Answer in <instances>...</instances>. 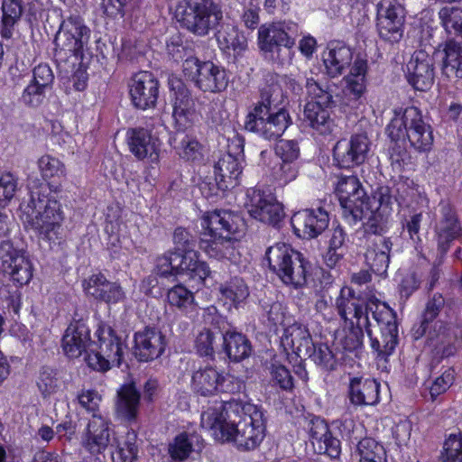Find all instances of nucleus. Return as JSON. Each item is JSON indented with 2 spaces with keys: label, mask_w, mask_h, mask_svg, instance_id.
Returning <instances> with one entry per match:
<instances>
[{
  "label": "nucleus",
  "mask_w": 462,
  "mask_h": 462,
  "mask_svg": "<svg viewBox=\"0 0 462 462\" xmlns=\"http://www.w3.org/2000/svg\"><path fill=\"white\" fill-rule=\"evenodd\" d=\"M201 236L240 238L245 232L242 217L229 210L215 209L205 212L200 218Z\"/></svg>",
  "instance_id": "obj_19"
},
{
  "label": "nucleus",
  "mask_w": 462,
  "mask_h": 462,
  "mask_svg": "<svg viewBox=\"0 0 462 462\" xmlns=\"http://www.w3.org/2000/svg\"><path fill=\"white\" fill-rule=\"evenodd\" d=\"M443 462H462V433L450 434L445 440Z\"/></svg>",
  "instance_id": "obj_56"
},
{
  "label": "nucleus",
  "mask_w": 462,
  "mask_h": 462,
  "mask_svg": "<svg viewBox=\"0 0 462 462\" xmlns=\"http://www.w3.org/2000/svg\"><path fill=\"white\" fill-rule=\"evenodd\" d=\"M20 211L24 226L34 230L42 239L55 242L61 238L65 216L55 198L32 192L29 200L20 205Z\"/></svg>",
  "instance_id": "obj_5"
},
{
  "label": "nucleus",
  "mask_w": 462,
  "mask_h": 462,
  "mask_svg": "<svg viewBox=\"0 0 462 462\" xmlns=\"http://www.w3.org/2000/svg\"><path fill=\"white\" fill-rule=\"evenodd\" d=\"M245 207L252 217L268 224H277L284 215L282 205L276 197L259 189L247 190Z\"/></svg>",
  "instance_id": "obj_22"
},
{
  "label": "nucleus",
  "mask_w": 462,
  "mask_h": 462,
  "mask_svg": "<svg viewBox=\"0 0 462 462\" xmlns=\"http://www.w3.org/2000/svg\"><path fill=\"white\" fill-rule=\"evenodd\" d=\"M172 117L179 132L191 128L199 120L189 90L180 80L171 81Z\"/></svg>",
  "instance_id": "obj_25"
},
{
  "label": "nucleus",
  "mask_w": 462,
  "mask_h": 462,
  "mask_svg": "<svg viewBox=\"0 0 462 462\" xmlns=\"http://www.w3.org/2000/svg\"><path fill=\"white\" fill-rule=\"evenodd\" d=\"M295 235L303 239L318 237L328 226L329 217L321 208L295 212L291 219Z\"/></svg>",
  "instance_id": "obj_28"
},
{
  "label": "nucleus",
  "mask_w": 462,
  "mask_h": 462,
  "mask_svg": "<svg viewBox=\"0 0 462 462\" xmlns=\"http://www.w3.org/2000/svg\"><path fill=\"white\" fill-rule=\"evenodd\" d=\"M376 10V26L380 37L390 42H399L403 35V6L396 0H381Z\"/></svg>",
  "instance_id": "obj_20"
},
{
  "label": "nucleus",
  "mask_w": 462,
  "mask_h": 462,
  "mask_svg": "<svg viewBox=\"0 0 462 462\" xmlns=\"http://www.w3.org/2000/svg\"><path fill=\"white\" fill-rule=\"evenodd\" d=\"M273 381L283 390H291L293 387L292 377L290 371L282 365L273 363L271 367Z\"/></svg>",
  "instance_id": "obj_64"
},
{
  "label": "nucleus",
  "mask_w": 462,
  "mask_h": 462,
  "mask_svg": "<svg viewBox=\"0 0 462 462\" xmlns=\"http://www.w3.org/2000/svg\"><path fill=\"white\" fill-rule=\"evenodd\" d=\"M132 105L141 110L153 108L159 97V82L149 71L135 73L128 83Z\"/></svg>",
  "instance_id": "obj_26"
},
{
  "label": "nucleus",
  "mask_w": 462,
  "mask_h": 462,
  "mask_svg": "<svg viewBox=\"0 0 462 462\" xmlns=\"http://www.w3.org/2000/svg\"><path fill=\"white\" fill-rule=\"evenodd\" d=\"M77 399L79 405L88 412L97 414L102 396L97 390L82 389L78 393Z\"/></svg>",
  "instance_id": "obj_60"
},
{
  "label": "nucleus",
  "mask_w": 462,
  "mask_h": 462,
  "mask_svg": "<svg viewBox=\"0 0 462 462\" xmlns=\"http://www.w3.org/2000/svg\"><path fill=\"white\" fill-rule=\"evenodd\" d=\"M392 245L389 238L379 237L374 246L368 249L365 258L374 273L383 274L386 272L390 263Z\"/></svg>",
  "instance_id": "obj_45"
},
{
  "label": "nucleus",
  "mask_w": 462,
  "mask_h": 462,
  "mask_svg": "<svg viewBox=\"0 0 462 462\" xmlns=\"http://www.w3.org/2000/svg\"><path fill=\"white\" fill-rule=\"evenodd\" d=\"M217 41L220 50L235 60L242 56L247 50V40L239 30L233 25L223 26L217 34Z\"/></svg>",
  "instance_id": "obj_38"
},
{
  "label": "nucleus",
  "mask_w": 462,
  "mask_h": 462,
  "mask_svg": "<svg viewBox=\"0 0 462 462\" xmlns=\"http://www.w3.org/2000/svg\"><path fill=\"white\" fill-rule=\"evenodd\" d=\"M270 269L286 285L300 288L309 275L310 263L290 245L277 243L265 253Z\"/></svg>",
  "instance_id": "obj_9"
},
{
  "label": "nucleus",
  "mask_w": 462,
  "mask_h": 462,
  "mask_svg": "<svg viewBox=\"0 0 462 462\" xmlns=\"http://www.w3.org/2000/svg\"><path fill=\"white\" fill-rule=\"evenodd\" d=\"M312 444L318 445L319 453H324L330 457H337L340 454V443L333 438L328 431L327 424L323 420L312 421L310 428Z\"/></svg>",
  "instance_id": "obj_41"
},
{
  "label": "nucleus",
  "mask_w": 462,
  "mask_h": 462,
  "mask_svg": "<svg viewBox=\"0 0 462 462\" xmlns=\"http://www.w3.org/2000/svg\"><path fill=\"white\" fill-rule=\"evenodd\" d=\"M245 12L242 20L249 29H254L259 23L260 0H243Z\"/></svg>",
  "instance_id": "obj_63"
},
{
  "label": "nucleus",
  "mask_w": 462,
  "mask_h": 462,
  "mask_svg": "<svg viewBox=\"0 0 462 462\" xmlns=\"http://www.w3.org/2000/svg\"><path fill=\"white\" fill-rule=\"evenodd\" d=\"M168 304L184 316L192 319L198 315L199 304L195 293L183 283H178L168 290Z\"/></svg>",
  "instance_id": "obj_37"
},
{
  "label": "nucleus",
  "mask_w": 462,
  "mask_h": 462,
  "mask_svg": "<svg viewBox=\"0 0 462 462\" xmlns=\"http://www.w3.org/2000/svg\"><path fill=\"white\" fill-rule=\"evenodd\" d=\"M359 462H386V453L383 445L373 439L366 438L357 446Z\"/></svg>",
  "instance_id": "obj_53"
},
{
  "label": "nucleus",
  "mask_w": 462,
  "mask_h": 462,
  "mask_svg": "<svg viewBox=\"0 0 462 462\" xmlns=\"http://www.w3.org/2000/svg\"><path fill=\"white\" fill-rule=\"evenodd\" d=\"M442 60V72L448 78L462 79V45L454 41H448L442 51L438 52Z\"/></svg>",
  "instance_id": "obj_44"
},
{
  "label": "nucleus",
  "mask_w": 462,
  "mask_h": 462,
  "mask_svg": "<svg viewBox=\"0 0 462 462\" xmlns=\"http://www.w3.org/2000/svg\"><path fill=\"white\" fill-rule=\"evenodd\" d=\"M456 338L457 334L454 328L441 320L435 321L433 331H430L429 336L430 345L441 357L449 356L455 353Z\"/></svg>",
  "instance_id": "obj_39"
},
{
  "label": "nucleus",
  "mask_w": 462,
  "mask_h": 462,
  "mask_svg": "<svg viewBox=\"0 0 462 462\" xmlns=\"http://www.w3.org/2000/svg\"><path fill=\"white\" fill-rule=\"evenodd\" d=\"M285 351H291L300 358L311 356L314 353L313 341L308 328L299 323H290L281 337Z\"/></svg>",
  "instance_id": "obj_32"
},
{
  "label": "nucleus",
  "mask_w": 462,
  "mask_h": 462,
  "mask_svg": "<svg viewBox=\"0 0 462 462\" xmlns=\"http://www.w3.org/2000/svg\"><path fill=\"white\" fill-rule=\"evenodd\" d=\"M218 300L227 310L238 308L249 296V290L244 280L235 276L221 282L218 287Z\"/></svg>",
  "instance_id": "obj_40"
},
{
  "label": "nucleus",
  "mask_w": 462,
  "mask_h": 462,
  "mask_svg": "<svg viewBox=\"0 0 462 462\" xmlns=\"http://www.w3.org/2000/svg\"><path fill=\"white\" fill-rule=\"evenodd\" d=\"M172 147L177 154L186 161H196L202 157V145L193 135L177 134Z\"/></svg>",
  "instance_id": "obj_48"
},
{
  "label": "nucleus",
  "mask_w": 462,
  "mask_h": 462,
  "mask_svg": "<svg viewBox=\"0 0 462 462\" xmlns=\"http://www.w3.org/2000/svg\"><path fill=\"white\" fill-rule=\"evenodd\" d=\"M200 425L220 442H234L237 447L253 449L264 438L263 413L255 404L231 399L214 402L201 413Z\"/></svg>",
  "instance_id": "obj_2"
},
{
  "label": "nucleus",
  "mask_w": 462,
  "mask_h": 462,
  "mask_svg": "<svg viewBox=\"0 0 462 462\" xmlns=\"http://www.w3.org/2000/svg\"><path fill=\"white\" fill-rule=\"evenodd\" d=\"M336 309L344 323V328L334 336L337 352L357 351L363 341V329L370 337L371 347L376 358L386 361L397 345L398 328L394 311L374 297L365 303L348 288L341 289L336 300Z\"/></svg>",
  "instance_id": "obj_1"
},
{
  "label": "nucleus",
  "mask_w": 462,
  "mask_h": 462,
  "mask_svg": "<svg viewBox=\"0 0 462 462\" xmlns=\"http://www.w3.org/2000/svg\"><path fill=\"white\" fill-rule=\"evenodd\" d=\"M236 237H211L201 236L200 249L210 258L232 259L235 255Z\"/></svg>",
  "instance_id": "obj_42"
},
{
  "label": "nucleus",
  "mask_w": 462,
  "mask_h": 462,
  "mask_svg": "<svg viewBox=\"0 0 462 462\" xmlns=\"http://www.w3.org/2000/svg\"><path fill=\"white\" fill-rule=\"evenodd\" d=\"M38 167L43 179L60 178L66 174L64 163L49 154L38 160Z\"/></svg>",
  "instance_id": "obj_55"
},
{
  "label": "nucleus",
  "mask_w": 462,
  "mask_h": 462,
  "mask_svg": "<svg viewBox=\"0 0 462 462\" xmlns=\"http://www.w3.org/2000/svg\"><path fill=\"white\" fill-rule=\"evenodd\" d=\"M85 293L107 304H116L125 298V292L116 282H110L101 273H93L82 282Z\"/></svg>",
  "instance_id": "obj_30"
},
{
  "label": "nucleus",
  "mask_w": 462,
  "mask_h": 462,
  "mask_svg": "<svg viewBox=\"0 0 462 462\" xmlns=\"http://www.w3.org/2000/svg\"><path fill=\"white\" fill-rule=\"evenodd\" d=\"M440 220L436 226L439 249L444 253L448 250L449 243L457 238L461 227L452 207L448 202H440Z\"/></svg>",
  "instance_id": "obj_34"
},
{
  "label": "nucleus",
  "mask_w": 462,
  "mask_h": 462,
  "mask_svg": "<svg viewBox=\"0 0 462 462\" xmlns=\"http://www.w3.org/2000/svg\"><path fill=\"white\" fill-rule=\"evenodd\" d=\"M110 446L115 449L112 452L114 462H134L137 457L136 434L127 431L123 436L113 437Z\"/></svg>",
  "instance_id": "obj_46"
},
{
  "label": "nucleus",
  "mask_w": 462,
  "mask_h": 462,
  "mask_svg": "<svg viewBox=\"0 0 462 462\" xmlns=\"http://www.w3.org/2000/svg\"><path fill=\"white\" fill-rule=\"evenodd\" d=\"M394 199L400 207H410L419 197L420 187L410 178L400 176L394 181Z\"/></svg>",
  "instance_id": "obj_49"
},
{
  "label": "nucleus",
  "mask_w": 462,
  "mask_h": 462,
  "mask_svg": "<svg viewBox=\"0 0 462 462\" xmlns=\"http://www.w3.org/2000/svg\"><path fill=\"white\" fill-rule=\"evenodd\" d=\"M184 77L202 92L220 93L228 85L226 69L211 60H200L195 56L187 57L182 63Z\"/></svg>",
  "instance_id": "obj_13"
},
{
  "label": "nucleus",
  "mask_w": 462,
  "mask_h": 462,
  "mask_svg": "<svg viewBox=\"0 0 462 462\" xmlns=\"http://www.w3.org/2000/svg\"><path fill=\"white\" fill-rule=\"evenodd\" d=\"M336 193L343 208V215L349 224H356L365 218L368 206L365 204V191L355 175L339 176Z\"/></svg>",
  "instance_id": "obj_17"
},
{
  "label": "nucleus",
  "mask_w": 462,
  "mask_h": 462,
  "mask_svg": "<svg viewBox=\"0 0 462 462\" xmlns=\"http://www.w3.org/2000/svg\"><path fill=\"white\" fill-rule=\"evenodd\" d=\"M268 325L275 329L279 327L284 328L292 321V319L286 312V309L281 302H273L266 312Z\"/></svg>",
  "instance_id": "obj_59"
},
{
  "label": "nucleus",
  "mask_w": 462,
  "mask_h": 462,
  "mask_svg": "<svg viewBox=\"0 0 462 462\" xmlns=\"http://www.w3.org/2000/svg\"><path fill=\"white\" fill-rule=\"evenodd\" d=\"M455 371L452 368H448L443 372V374L437 377L430 389L431 399L434 400L439 394L445 393L454 383Z\"/></svg>",
  "instance_id": "obj_61"
},
{
  "label": "nucleus",
  "mask_w": 462,
  "mask_h": 462,
  "mask_svg": "<svg viewBox=\"0 0 462 462\" xmlns=\"http://www.w3.org/2000/svg\"><path fill=\"white\" fill-rule=\"evenodd\" d=\"M134 353L143 362L159 357L165 349V337L156 328H145L135 332L134 337Z\"/></svg>",
  "instance_id": "obj_31"
},
{
  "label": "nucleus",
  "mask_w": 462,
  "mask_h": 462,
  "mask_svg": "<svg viewBox=\"0 0 462 462\" xmlns=\"http://www.w3.org/2000/svg\"><path fill=\"white\" fill-rule=\"evenodd\" d=\"M379 387L374 379L353 377L349 383L351 402L356 405L376 404L379 402Z\"/></svg>",
  "instance_id": "obj_36"
},
{
  "label": "nucleus",
  "mask_w": 462,
  "mask_h": 462,
  "mask_svg": "<svg viewBox=\"0 0 462 462\" xmlns=\"http://www.w3.org/2000/svg\"><path fill=\"white\" fill-rule=\"evenodd\" d=\"M61 347L70 359L84 355V360L93 370L106 372L119 366L126 350V345L107 324L101 323L90 337V329L83 319L72 320L62 337Z\"/></svg>",
  "instance_id": "obj_3"
},
{
  "label": "nucleus",
  "mask_w": 462,
  "mask_h": 462,
  "mask_svg": "<svg viewBox=\"0 0 462 462\" xmlns=\"http://www.w3.org/2000/svg\"><path fill=\"white\" fill-rule=\"evenodd\" d=\"M130 152L139 161L157 164L160 161L162 141L157 132L146 127L131 128L126 133Z\"/></svg>",
  "instance_id": "obj_21"
},
{
  "label": "nucleus",
  "mask_w": 462,
  "mask_h": 462,
  "mask_svg": "<svg viewBox=\"0 0 462 462\" xmlns=\"http://www.w3.org/2000/svg\"><path fill=\"white\" fill-rule=\"evenodd\" d=\"M111 421L101 414H93L82 432L81 445L91 455L102 454L113 439Z\"/></svg>",
  "instance_id": "obj_24"
},
{
  "label": "nucleus",
  "mask_w": 462,
  "mask_h": 462,
  "mask_svg": "<svg viewBox=\"0 0 462 462\" xmlns=\"http://www.w3.org/2000/svg\"><path fill=\"white\" fill-rule=\"evenodd\" d=\"M394 186H379L371 198L365 197L368 206L365 212L364 226L367 233L381 235L390 227L394 199Z\"/></svg>",
  "instance_id": "obj_15"
},
{
  "label": "nucleus",
  "mask_w": 462,
  "mask_h": 462,
  "mask_svg": "<svg viewBox=\"0 0 462 462\" xmlns=\"http://www.w3.org/2000/svg\"><path fill=\"white\" fill-rule=\"evenodd\" d=\"M90 38V29L85 24L82 18L70 15L60 23L56 34L55 56L63 60L67 57L82 59L85 47Z\"/></svg>",
  "instance_id": "obj_14"
},
{
  "label": "nucleus",
  "mask_w": 462,
  "mask_h": 462,
  "mask_svg": "<svg viewBox=\"0 0 462 462\" xmlns=\"http://www.w3.org/2000/svg\"><path fill=\"white\" fill-rule=\"evenodd\" d=\"M298 25L293 22L263 24L258 30V44L262 51H272L274 47L291 49L295 44Z\"/></svg>",
  "instance_id": "obj_27"
},
{
  "label": "nucleus",
  "mask_w": 462,
  "mask_h": 462,
  "mask_svg": "<svg viewBox=\"0 0 462 462\" xmlns=\"http://www.w3.org/2000/svg\"><path fill=\"white\" fill-rule=\"evenodd\" d=\"M141 395L134 383L121 385L116 392V413L124 420L134 422L137 420Z\"/></svg>",
  "instance_id": "obj_33"
},
{
  "label": "nucleus",
  "mask_w": 462,
  "mask_h": 462,
  "mask_svg": "<svg viewBox=\"0 0 462 462\" xmlns=\"http://www.w3.org/2000/svg\"><path fill=\"white\" fill-rule=\"evenodd\" d=\"M19 189L18 177L11 171H0V203L5 207Z\"/></svg>",
  "instance_id": "obj_54"
},
{
  "label": "nucleus",
  "mask_w": 462,
  "mask_h": 462,
  "mask_svg": "<svg viewBox=\"0 0 462 462\" xmlns=\"http://www.w3.org/2000/svg\"><path fill=\"white\" fill-rule=\"evenodd\" d=\"M387 133L393 141L408 139L411 146L419 152H429L433 144L430 125L424 122L421 112L412 106L394 111Z\"/></svg>",
  "instance_id": "obj_7"
},
{
  "label": "nucleus",
  "mask_w": 462,
  "mask_h": 462,
  "mask_svg": "<svg viewBox=\"0 0 462 462\" xmlns=\"http://www.w3.org/2000/svg\"><path fill=\"white\" fill-rule=\"evenodd\" d=\"M0 273L14 284H28L33 276V266L29 255L15 247L10 241L0 244Z\"/></svg>",
  "instance_id": "obj_18"
},
{
  "label": "nucleus",
  "mask_w": 462,
  "mask_h": 462,
  "mask_svg": "<svg viewBox=\"0 0 462 462\" xmlns=\"http://www.w3.org/2000/svg\"><path fill=\"white\" fill-rule=\"evenodd\" d=\"M298 173L297 163L279 162L271 168L270 180L275 187L283 188L295 180Z\"/></svg>",
  "instance_id": "obj_51"
},
{
  "label": "nucleus",
  "mask_w": 462,
  "mask_h": 462,
  "mask_svg": "<svg viewBox=\"0 0 462 462\" xmlns=\"http://www.w3.org/2000/svg\"><path fill=\"white\" fill-rule=\"evenodd\" d=\"M216 336L208 328L202 329L196 337L195 346L200 356H212Z\"/></svg>",
  "instance_id": "obj_62"
},
{
  "label": "nucleus",
  "mask_w": 462,
  "mask_h": 462,
  "mask_svg": "<svg viewBox=\"0 0 462 462\" xmlns=\"http://www.w3.org/2000/svg\"><path fill=\"white\" fill-rule=\"evenodd\" d=\"M174 17L182 27L205 36L221 21V8L213 0H180L175 6Z\"/></svg>",
  "instance_id": "obj_10"
},
{
  "label": "nucleus",
  "mask_w": 462,
  "mask_h": 462,
  "mask_svg": "<svg viewBox=\"0 0 462 462\" xmlns=\"http://www.w3.org/2000/svg\"><path fill=\"white\" fill-rule=\"evenodd\" d=\"M306 88L310 100L304 108V122L310 127L313 134H333L337 125L329 111L332 95L313 79H307Z\"/></svg>",
  "instance_id": "obj_11"
},
{
  "label": "nucleus",
  "mask_w": 462,
  "mask_h": 462,
  "mask_svg": "<svg viewBox=\"0 0 462 462\" xmlns=\"http://www.w3.org/2000/svg\"><path fill=\"white\" fill-rule=\"evenodd\" d=\"M227 152L223 154L214 166L215 185L219 190L234 188L238 183L242 173L244 162V140L236 133L227 139ZM205 185L200 186L201 192L209 197L216 194L214 188H209V192L205 193Z\"/></svg>",
  "instance_id": "obj_12"
},
{
  "label": "nucleus",
  "mask_w": 462,
  "mask_h": 462,
  "mask_svg": "<svg viewBox=\"0 0 462 462\" xmlns=\"http://www.w3.org/2000/svg\"><path fill=\"white\" fill-rule=\"evenodd\" d=\"M372 143L365 133L354 134L349 139L339 140L333 149V157L340 168H353L368 158Z\"/></svg>",
  "instance_id": "obj_23"
},
{
  "label": "nucleus",
  "mask_w": 462,
  "mask_h": 462,
  "mask_svg": "<svg viewBox=\"0 0 462 462\" xmlns=\"http://www.w3.org/2000/svg\"><path fill=\"white\" fill-rule=\"evenodd\" d=\"M191 388L201 396H212L219 393H238L244 388V383L234 375L206 365L194 372Z\"/></svg>",
  "instance_id": "obj_16"
},
{
  "label": "nucleus",
  "mask_w": 462,
  "mask_h": 462,
  "mask_svg": "<svg viewBox=\"0 0 462 462\" xmlns=\"http://www.w3.org/2000/svg\"><path fill=\"white\" fill-rule=\"evenodd\" d=\"M23 0H2L1 1V37L6 40L14 36L15 27L20 22L23 13Z\"/></svg>",
  "instance_id": "obj_43"
},
{
  "label": "nucleus",
  "mask_w": 462,
  "mask_h": 462,
  "mask_svg": "<svg viewBox=\"0 0 462 462\" xmlns=\"http://www.w3.org/2000/svg\"><path fill=\"white\" fill-rule=\"evenodd\" d=\"M37 388L43 399L55 396L60 391L61 383L57 372L50 367H42L36 380Z\"/></svg>",
  "instance_id": "obj_50"
},
{
  "label": "nucleus",
  "mask_w": 462,
  "mask_h": 462,
  "mask_svg": "<svg viewBox=\"0 0 462 462\" xmlns=\"http://www.w3.org/2000/svg\"><path fill=\"white\" fill-rule=\"evenodd\" d=\"M204 448L203 439L197 433L180 432L169 443L168 451L175 461H185Z\"/></svg>",
  "instance_id": "obj_35"
},
{
  "label": "nucleus",
  "mask_w": 462,
  "mask_h": 462,
  "mask_svg": "<svg viewBox=\"0 0 462 462\" xmlns=\"http://www.w3.org/2000/svg\"><path fill=\"white\" fill-rule=\"evenodd\" d=\"M324 72L329 78H343L346 105L358 107L367 88L368 62L361 55L354 57L351 48L341 42H330L321 54Z\"/></svg>",
  "instance_id": "obj_4"
},
{
  "label": "nucleus",
  "mask_w": 462,
  "mask_h": 462,
  "mask_svg": "<svg viewBox=\"0 0 462 462\" xmlns=\"http://www.w3.org/2000/svg\"><path fill=\"white\" fill-rule=\"evenodd\" d=\"M153 272L160 277H187L200 283H204L211 274L208 264L199 259V254L194 248L178 253L167 251L158 255Z\"/></svg>",
  "instance_id": "obj_8"
},
{
  "label": "nucleus",
  "mask_w": 462,
  "mask_h": 462,
  "mask_svg": "<svg viewBox=\"0 0 462 462\" xmlns=\"http://www.w3.org/2000/svg\"><path fill=\"white\" fill-rule=\"evenodd\" d=\"M441 25L448 34L462 39V9L458 7H443L439 12Z\"/></svg>",
  "instance_id": "obj_52"
},
{
  "label": "nucleus",
  "mask_w": 462,
  "mask_h": 462,
  "mask_svg": "<svg viewBox=\"0 0 462 462\" xmlns=\"http://www.w3.org/2000/svg\"><path fill=\"white\" fill-rule=\"evenodd\" d=\"M406 78L414 89L426 91L434 82L433 61L424 51H415L406 65Z\"/></svg>",
  "instance_id": "obj_29"
},
{
  "label": "nucleus",
  "mask_w": 462,
  "mask_h": 462,
  "mask_svg": "<svg viewBox=\"0 0 462 462\" xmlns=\"http://www.w3.org/2000/svg\"><path fill=\"white\" fill-rule=\"evenodd\" d=\"M109 249L114 258L125 257L126 260L134 253V243L126 235L112 236L109 242Z\"/></svg>",
  "instance_id": "obj_58"
},
{
  "label": "nucleus",
  "mask_w": 462,
  "mask_h": 462,
  "mask_svg": "<svg viewBox=\"0 0 462 462\" xmlns=\"http://www.w3.org/2000/svg\"><path fill=\"white\" fill-rule=\"evenodd\" d=\"M283 100L284 93L280 84H273L263 89L262 101L246 116L245 129L268 140L282 136L291 124V116L283 108L273 113L271 108L282 104Z\"/></svg>",
  "instance_id": "obj_6"
},
{
  "label": "nucleus",
  "mask_w": 462,
  "mask_h": 462,
  "mask_svg": "<svg viewBox=\"0 0 462 462\" xmlns=\"http://www.w3.org/2000/svg\"><path fill=\"white\" fill-rule=\"evenodd\" d=\"M275 155L282 162L297 163L300 156V148L293 140H280L274 148Z\"/></svg>",
  "instance_id": "obj_57"
},
{
  "label": "nucleus",
  "mask_w": 462,
  "mask_h": 462,
  "mask_svg": "<svg viewBox=\"0 0 462 462\" xmlns=\"http://www.w3.org/2000/svg\"><path fill=\"white\" fill-rule=\"evenodd\" d=\"M226 353L234 361H240L247 357L251 352V346L247 338L241 333L228 331L223 337Z\"/></svg>",
  "instance_id": "obj_47"
}]
</instances>
